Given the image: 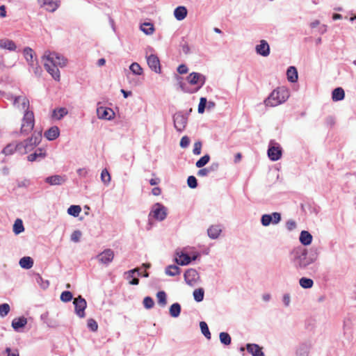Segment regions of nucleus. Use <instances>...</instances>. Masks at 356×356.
I'll use <instances>...</instances> for the list:
<instances>
[{
	"label": "nucleus",
	"mask_w": 356,
	"mask_h": 356,
	"mask_svg": "<svg viewBox=\"0 0 356 356\" xmlns=\"http://www.w3.org/2000/svg\"><path fill=\"white\" fill-rule=\"evenodd\" d=\"M137 273H138V275H140V273L139 272V270L138 268H134L133 270H129L128 272H127V280H129L131 278H134V274Z\"/></svg>",
	"instance_id": "59"
},
{
	"label": "nucleus",
	"mask_w": 356,
	"mask_h": 356,
	"mask_svg": "<svg viewBox=\"0 0 356 356\" xmlns=\"http://www.w3.org/2000/svg\"><path fill=\"white\" fill-rule=\"evenodd\" d=\"M76 173L79 176L85 177L88 175V170L86 168H79L76 170Z\"/></svg>",
	"instance_id": "62"
},
{
	"label": "nucleus",
	"mask_w": 356,
	"mask_h": 356,
	"mask_svg": "<svg viewBox=\"0 0 356 356\" xmlns=\"http://www.w3.org/2000/svg\"><path fill=\"white\" fill-rule=\"evenodd\" d=\"M98 119L111 121L115 118V113L114 111L108 107L98 106L96 110Z\"/></svg>",
	"instance_id": "10"
},
{
	"label": "nucleus",
	"mask_w": 356,
	"mask_h": 356,
	"mask_svg": "<svg viewBox=\"0 0 356 356\" xmlns=\"http://www.w3.org/2000/svg\"><path fill=\"white\" fill-rule=\"evenodd\" d=\"M313 237L307 231H302L300 234L299 240L303 245H309L312 242Z\"/></svg>",
	"instance_id": "31"
},
{
	"label": "nucleus",
	"mask_w": 356,
	"mask_h": 356,
	"mask_svg": "<svg viewBox=\"0 0 356 356\" xmlns=\"http://www.w3.org/2000/svg\"><path fill=\"white\" fill-rule=\"evenodd\" d=\"M202 150V143L200 141H197L194 143V147L193 149V152L195 155H200L201 154Z\"/></svg>",
	"instance_id": "56"
},
{
	"label": "nucleus",
	"mask_w": 356,
	"mask_h": 356,
	"mask_svg": "<svg viewBox=\"0 0 356 356\" xmlns=\"http://www.w3.org/2000/svg\"><path fill=\"white\" fill-rule=\"evenodd\" d=\"M345 97V92L342 88H337L332 92V99L334 102L341 101Z\"/></svg>",
	"instance_id": "34"
},
{
	"label": "nucleus",
	"mask_w": 356,
	"mask_h": 356,
	"mask_svg": "<svg viewBox=\"0 0 356 356\" xmlns=\"http://www.w3.org/2000/svg\"><path fill=\"white\" fill-rule=\"evenodd\" d=\"M256 53L263 57H268L270 54V48L268 42L265 40H261L255 46Z\"/></svg>",
	"instance_id": "17"
},
{
	"label": "nucleus",
	"mask_w": 356,
	"mask_h": 356,
	"mask_svg": "<svg viewBox=\"0 0 356 356\" xmlns=\"http://www.w3.org/2000/svg\"><path fill=\"white\" fill-rule=\"evenodd\" d=\"M209 171L207 168H203L198 170L197 175L199 177H204L209 174Z\"/></svg>",
	"instance_id": "63"
},
{
	"label": "nucleus",
	"mask_w": 356,
	"mask_h": 356,
	"mask_svg": "<svg viewBox=\"0 0 356 356\" xmlns=\"http://www.w3.org/2000/svg\"><path fill=\"white\" fill-rule=\"evenodd\" d=\"M289 95V91L286 87H278L270 92L265 99L264 104L268 106H276L285 102Z\"/></svg>",
	"instance_id": "2"
},
{
	"label": "nucleus",
	"mask_w": 356,
	"mask_h": 356,
	"mask_svg": "<svg viewBox=\"0 0 356 356\" xmlns=\"http://www.w3.org/2000/svg\"><path fill=\"white\" fill-rule=\"evenodd\" d=\"M222 232L220 225H213L210 226L207 229L208 236L211 239H216L219 237Z\"/></svg>",
	"instance_id": "27"
},
{
	"label": "nucleus",
	"mask_w": 356,
	"mask_h": 356,
	"mask_svg": "<svg viewBox=\"0 0 356 356\" xmlns=\"http://www.w3.org/2000/svg\"><path fill=\"white\" fill-rule=\"evenodd\" d=\"M41 59L47 72L55 81H59L60 74L58 67L63 68L67 66L68 62L67 58L58 52L46 51Z\"/></svg>",
	"instance_id": "1"
},
{
	"label": "nucleus",
	"mask_w": 356,
	"mask_h": 356,
	"mask_svg": "<svg viewBox=\"0 0 356 356\" xmlns=\"http://www.w3.org/2000/svg\"><path fill=\"white\" fill-rule=\"evenodd\" d=\"M268 156L273 161H277L281 158L282 148L278 143L270 141L268 149Z\"/></svg>",
	"instance_id": "12"
},
{
	"label": "nucleus",
	"mask_w": 356,
	"mask_h": 356,
	"mask_svg": "<svg viewBox=\"0 0 356 356\" xmlns=\"http://www.w3.org/2000/svg\"><path fill=\"white\" fill-rule=\"evenodd\" d=\"M82 236V232L80 230H74L70 235V239L74 243H78Z\"/></svg>",
	"instance_id": "51"
},
{
	"label": "nucleus",
	"mask_w": 356,
	"mask_h": 356,
	"mask_svg": "<svg viewBox=\"0 0 356 356\" xmlns=\"http://www.w3.org/2000/svg\"><path fill=\"white\" fill-rule=\"evenodd\" d=\"M247 350L252 356H264L261 348L257 344H248Z\"/></svg>",
	"instance_id": "33"
},
{
	"label": "nucleus",
	"mask_w": 356,
	"mask_h": 356,
	"mask_svg": "<svg viewBox=\"0 0 356 356\" xmlns=\"http://www.w3.org/2000/svg\"><path fill=\"white\" fill-rule=\"evenodd\" d=\"M19 266L24 269H30L33 266V260L30 257H24L19 261Z\"/></svg>",
	"instance_id": "36"
},
{
	"label": "nucleus",
	"mask_w": 356,
	"mask_h": 356,
	"mask_svg": "<svg viewBox=\"0 0 356 356\" xmlns=\"http://www.w3.org/2000/svg\"><path fill=\"white\" fill-rule=\"evenodd\" d=\"M113 251L111 249H106L100 254H99L97 257V259L99 263L104 265H108L113 261Z\"/></svg>",
	"instance_id": "19"
},
{
	"label": "nucleus",
	"mask_w": 356,
	"mask_h": 356,
	"mask_svg": "<svg viewBox=\"0 0 356 356\" xmlns=\"http://www.w3.org/2000/svg\"><path fill=\"white\" fill-rule=\"evenodd\" d=\"M44 136L49 141L54 140L59 137L60 129L57 126H53L44 132Z\"/></svg>",
	"instance_id": "24"
},
{
	"label": "nucleus",
	"mask_w": 356,
	"mask_h": 356,
	"mask_svg": "<svg viewBox=\"0 0 356 356\" xmlns=\"http://www.w3.org/2000/svg\"><path fill=\"white\" fill-rule=\"evenodd\" d=\"M68 111L67 108L61 107L54 109L52 111L51 117L56 120H60L63 118H64L66 115H67Z\"/></svg>",
	"instance_id": "32"
},
{
	"label": "nucleus",
	"mask_w": 356,
	"mask_h": 356,
	"mask_svg": "<svg viewBox=\"0 0 356 356\" xmlns=\"http://www.w3.org/2000/svg\"><path fill=\"white\" fill-rule=\"evenodd\" d=\"M187 184L191 188H195L197 186V179L194 176L188 177Z\"/></svg>",
	"instance_id": "55"
},
{
	"label": "nucleus",
	"mask_w": 356,
	"mask_h": 356,
	"mask_svg": "<svg viewBox=\"0 0 356 356\" xmlns=\"http://www.w3.org/2000/svg\"><path fill=\"white\" fill-rule=\"evenodd\" d=\"M10 307L8 303H3L0 305V316L5 317L10 312Z\"/></svg>",
	"instance_id": "49"
},
{
	"label": "nucleus",
	"mask_w": 356,
	"mask_h": 356,
	"mask_svg": "<svg viewBox=\"0 0 356 356\" xmlns=\"http://www.w3.org/2000/svg\"><path fill=\"white\" fill-rule=\"evenodd\" d=\"M165 274L169 276H175L180 273V268L175 265H171L165 268Z\"/></svg>",
	"instance_id": "42"
},
{
	"label": "nucleus",
	"mask_w": 356,
	"mask_h": 356,
	"mask_svg": "<svg viewBox=\"0 0 356 356\" xmlns=\"http://www.w3.org/2000/svg\"><path fill=\"white\" fill-rule=\"evenodd\" d=\"M143 305L146 309H151L153 307L154 302L152 298L147 296L144 298Z\"/></svg>",
	"instance_id": "54"
},
{
	"label": "nucleus",
	"mask_w": 356,
	"mask_h": 356,
	"mask_svg": "<svg viewBox=\"0 0 356 356\" xmlns=\"http://www.w3.org/2000/svg\"><path fill=\"white\" fill-rule=\"evenodd\" d=\"M177 72L181 74H186L188 72V68L186 65H180L177 68Z\"/></svg>",
	"instance_id": "60"
},
{
	"label": "nucleus",
	"mask_w": 356,
	"mask_h": 356,
	"mask_svg": "<svg viewBox=\"0 0 356 356\" xmlns=\"http://www.w3.org/2000/svg\"><path fill=\"white\" fill-rule=\"evenodd\" d=\"M42 140L41 132H34L30 138L18 142L19 147V153L25 154L33 150L36 146H38Z\"/></svg>",
	"instance_id": "3"
},
{
	"label": "nucleus",
	"mask_w": 356,
	"mask_h": 356,
	"mask_svg": "<svg viewBox=\"0 0 356 356\" xmlns=\"http://www.w3.org/2000/svg\"><path fill=\"white\" fill-rule=\"evenodd\" d=\"M27 318L24 316L15 318L12 321L11 326L16 332H19L21 329H23L27 324Z\"/></svg>",
	"instance_id": "23"
},
{
	"label": "nucleus",
	"mask_w": 356,
	"mask_h": 356,
	"mask_svg": "<svg viewBox=\"0 0 356 356\" xmlns=\"http://www.w3.org/2000/svg\"><path fill=\"white\" fill-rule=\"evenodd\" d=\"M287 80L291 83H296L298 79V73L297 69L291 66L287 69L286 71Z\"/></svg>",
	"instance_id": "30"
},
{
	"label": "nucleus",
	"mask_w": 356,
	"mask_h": 356,
	"mask_svg": "<svg viewBox=\"0 0 356 356\" xmlns=\"http://www.w3.org/2000/svg\"><path fill=\"white\" fill-rule=\"evenodd\" d=\"M37 2L40 8L50 13L55 12L60 6V0H37Z\"/></svg>",
	"instance_id": "13"
},
{
	"label": "nucleus",
	"mask_w": 356,
	"mask_h": 356,
	"mask_svg": "<svg viewBox=\"0 0 356 356\" xmlns=\"http://www.w3.org/2000/svg\"><path fill=\"white\" fill-rule=\"evenodd\" d=\"M200 279L197 271L193 268L188 269L184 273V280L187 284L194 286Z\"/></svg>",
	"instance_id": "18"
},
{
	"label": "nucleus",
	"mask_w": 356,
	"mask_h": 356,
	"mask_svg": "<svg viewBox=\"0 0 356 356\" xmlns=\"http://www.w3.org/2000/svg\"><path fill=\"white\" fill-rule=\"evenodd\" d=\"M111 180L110 173L106 169H104L101 172V181L105 186H108Z\"/></svg>",
	"instance_id": "43"
},
{
	"label": "nucleus",
	"mask_w": 356,
	"mask_h": 356,
	"mask_svg": "<svg viewBox=\"0 0 356 356\" xmlns=\"http://www.w3.org/2000/svg\"><path fill=\"white\" fill-rule=\"evenodd\" d=\"M19 143H13L8 144L2 151L3 154L10 155L13 154L15 151L19 152Z\"/></svg>",
	"instance_id": "35"
},
{
	"label": "nucleus",
	"mask_w": 356,
	"mask_h": 356,
	"mask_svg": "<svg viewBox=\"0 0 356 356\" xmlns=\"http://www.w3.org/2000/svg\"><path fill=\"white\" fill-rule=\"evenodd\" d=\"M317 259V253H308L307 250H305L301 254L296 258V262L298 268L305 269L314 264Z\"/></svg>",
	"instance_id": "5"
},
{
	"label": "nucleus",
	"mask_w": 356,
	"mask_h": 356,
	"mask_svg": "<svg viewBox=\"0 0 356 356\" xmlns=\"http://www.w3.org/2000/svg\"><path fill=\"white\" fill-rule=\"evenodd\" d=\"M67 212L70 216L78 217L81 212V207L79 205H71Z\"/></svg>",
	"instance_id": "40"
},
{
	"label": "nucleus",
	"mask_w": 356,
	"mask_h": 356,
	"mask_svg": "<svg viewBox=\"0 0 356 356\" xmlns=\"http://www.w3.org/2000/svg\"><path fill=\"white\" fill-rule=\"evenodd\" d=\"M311 348L310 342L306 341L300 343L296 350L295 356H309Z\"/></svg>",
	"instance_id": "22"
},
{
	"label": "nucleus",
	"mask_w": 356,
	"mask_h": 356,
	"mask_svg": "<svg viewBox=\"0 0 356 356\" xmlns=\"http://www.w3.org/2000/svg\"><path fill=\"white\" fill-rule=\"evenodd\" d=\"M129 70L134 75L140 76L143 74V69L136 62L132 63L130 65Z\"/></svg>",
	"instance_id": "38"
},
{
	"label": "nucleus",
	"mask_w": 356,
	"mask_h": 356,
	"mask_svg": "<svg viewBox=\"0 0 356 356\" xmlns=\"http://www.w3.org/2000/svg\"><path fill=\"white\" fill-rule=\"evenodd\" d=\"M23 54L26 62L31 67L34 68L35 65H38L35 54L31 48H24L23 50Z\"/></svg>",
	"instance_id": "20"
},
{
	"label": "nucleus",
	"mask_w": 356,
	"mask_h": 356,
	"mask_svg": "<svg viewBox=\"0 0 356 356\" xmlns=\"http://www.w3.org/2000/svg\"><path fill=\"white\" fill-rule=\"evenodd\" d=\"M281 221V214L278 212H273L270 214H264L261 218V223L264 227L270 224L277 225Z\"/></svg>",
	"instance_id": "11"
},
{
	"label": "nucleus",
	"mask_w": 356,
	"mask_h": 356,
	"mask_svg": "<svg viewBox=\"0 0 356 356\" xmlns=\"http://www.w3.org/2000/svg\"><path fill=\"white\" fill-rule=\"evenodd\" d=\"M204 291L203 289H197L193 291V298L195 301L201 302L204 299Z\"/></svg>",
	"instance_id": "46"
},
{
	"label": "nucleus",
	"mask_w": 356,
	"mask_h": 356,
	"mask_svg": "<svg viewBox=\"0 0 356 356\" xmlns=\"http://www.w3.org/2000/svg\"><path fill=\"white\" fill-rule=\"evenodd\" d=\"M149 216L158 221H163L167 216V208L161 203L152 205Z\"/></svg>",
	"instance_id": "8"
},
{
	"label": "nucleus",
	"mask_w": 356,
	"mask_h": 356,
	"mask_svg": "<svg viewBox=\"0 0 356 356\" xmlns=\"http://www.w3.org/2000/svg\"><path fill=\"white\" fill-rule=\"evenodd\" d=\"M174 127L177 131H182L187 124V117L181 113H177L173 117Z\"/></svg>",
	"instance_id": "16"
},
{
	"label": "nucleus",
	"mask_w": 356,
	"mask_h": 356,
	"mask_svg": "<svg viewBox=\"0 0 356 356\" xmlns=\"http://www.w3.org/2000/svg\"><path fill=\"white\" fill-rule=\"evenodd\" d=\"M87 326L89 329H90L92 332H95L97 330L98 325L96 321L92 318H90L88 320Z\"/></svg>",
	"instance_id": "53"
},
{
	"label": "nucleus",
	"mask_w": 356,
	"mask_h": 356,
	"mask_svg": "<svg viewBox=\"0 0 356 356\" xmlns=\"http://www.w3.org/2000/svg\"><path fill=\"white\" fill-rule=\"evenodd\" d=\"M44 181L51 186H60L65 183L67 178L65 175H54L47 177Z\"/></svg>",
	"instance_id": "21"
},
{
	"label": "nucleus",
	"mask_w": 356,
	"mask_h": 356,
	"mask_svg": "<svg viewBox=\"0 0 356 356\" xmlns=\"http://www.w3.org/2000/svg\"><path fill=\"white\" fill-rule=\"evenodd\" d=\"M0 48L10 51H15L17 49V45L12 40L3 38L0 39Z\"/></svg>",
	"instance_id": "25"
},
{
	"label": "nucleus",
	"mask_w": 356,
	"mask_h": 356,
	"mask_svg": "<svg viewBox=\"0 0 356 356\" xmlns=\"http://www.w3.org/2000/svg\"><path fill=\"white\" fill-rule=\"evenodd\" d=\"M187 9L185 6H178L174 10V16L178 21L184 19L187 16Z\"/></svg>",
	"instance_id": "29"
},
{
	"label": "nucleus",
	"mask_w": 356,
	"mask_h": 356,
	"mask_svg": "<svg viewBox=\"0 0 356 356\" xmlns=\"http://www.w3.org/2000/svg\"><path fill=\"white\" fill-rule=\"evenodd\" d=\"M283 304L286 307H289L291 302V296L289 294H284L282 298Z\"/></svg>",
	"instance_id": "61"
},
{
	"label": "nucleus",
	"mask_w": 356,
	"mask_h": 356,
	"mask_svg": "<svg viewBox=\"0 0 356 356\" xmlns=\"http://www.w3.org/2000/svg\"><path fill=\"white\" fill-rule=\"evenodd\" d=\"M200 330H201V332L203 334V335L207 339H211V333L209 332L207 324L204 321H201L200 323Z\"/></svg>",
	"instance_id": "45"
},
{
	"label": "nucleus",
	"mask_w": 356,
	"mask_h": 356,
	"mask_svg": "<svg viewBox=\"0 0 356 356\" xmlns=\"http://www.w3.org/2000/svg\"><path fill=\"white\" fill-rule=\"evenodd\" d=\"M170 314L173 318H177L181 313V306L179 303L172 304L169 309Z\"/></svg>",
	"instance_id": "39"
},
{
	"label": "nucleus",
	"mask_w": 356,
	"mask_h": 356,
	"mask_svg": "<svg viewBox=\"0 0 356 356\" xmlns=\"http://www.w3.org/2000/svg\"><path fill=\"white\" fill-rule=\"evenodd\" d=\"M145 58L149 67L155 73L160 74L161 67L158 56L155 54L147 55V53H146Z\"/></svg>",
	"instance_id": "15"
},
{
	"label": "nucleus",
	"mask_w": 356,
	"mask_h": 356,
	"mask_svg": "<svg viewBox=\"0 0 356 356\" xmlns=\"http://www.w3.org/2000/svg\"><path fill=\"white\" fill-rule=\"evenodd\" d=\"M140 30L146 35H152L155 31V28L152 23L143 22L140 25Z\"/></svg>",
	"instance_id": "28"
},
{
	"label": "nucleus",
	"mask_w": 356,
	"mask_h": 356,
	"mask_svg": "<svg viewBox=\"0 0 356 356\" xmlns=\"http://www.w3.org/2000/svg\"><path fill=\"white\" fill-rule=\"evenodd\" d=\"M6 351L8 353L7 356H19V353L17 350L11 352L10 348H6Z\"/></svg>",
	"instance_id": "64"
},
{
	"label": "nucleus",
	"mask_w": 356,
	"mask_h": 356,
	"mask_svg": "<svg viewBox=\"0 0 356 356\" xmlns=\"http://www.w3.org/2000/svg\"><path fill=\"white\" fill-rule=\"evenodd\" d=\"M220 342L225 345H229L231 343V337L227 332L220 333Z\"/></svg>",
	"instance_id": "50"
},
{
	"label": "nucleus",
	"mask_w": 356,
	"mask_h": 356,
	"mask_svg": "<svg viewBox=\"0 0 356 356\" xmlns=\"http://www.w3.org/2000/svg\"><path fill=\"white\" fill-rule=\"evenodd\" d=\"M300 285L304 289H310L313 286L314 282L310 278L302 277L299 280Z\"/></svg>",
	"instance_id": "44"
},
{
	"label": "nucleus",
	"mask_w": 356,
	"mask_h": 356,
	"mask_svg": "<svg viewBox=\"0 0 356 356\" xmlns=\"http://www.w3.org/2000/svg\"><path fill=\"white\" fill-rule=\"evenodd\" d=\"M199 257V253L193 252L190 254L184 250L176 252L175 261L181 266H186L191 263L192 260H195Z\"/></svg>",
	"instance_id": "7"
},
{
	"label": "nucleus",
	"mask_w": 356,
	"mask_h": 356,
	"mask_svg": "<svg viewBox=\"0 0 356 356\" xmlns=\"http://www.w3.org/2000/svg\"><path fill=\"white\" fill-rule=\"evenodd\" d=\"M72 299V294L70 291H63L60 295V300L64 302H70Z\"/></svg>",
	"instance_id": "52"
},
{
	"label": "nucleus",
	"mask_w": 356,
	"mask_h": 356,
	"mask_svg": "<svg viewBox=\"0 0 356 356\" xmlns=\"http://www.w3.org/2000/svg\"><path fill=\"white\" fill-rule=\"evenodd\" d=\"M206 76L202 73L193 72L186 77L187 83L193 86H195V90L200 89L206 82Z\"/></svg>",
	"instance_id": "6"
},
{
	"label": "nucleus",
	"mask_w": 356,
	"mask_h": 356,
	"mask_svg": "<svg viewBox=\"0 0 356 356\" xmlns=\"http://www.w3.org/2000/svg\"><path fill=\"white\" fill-rule=\"evenodd\" d=\"M189 143H190L189 138L188 136H185L181 138L179 145H180L181 147L186 148L188 146Z\"/></svg>",
	"instance_id": "58"
},
{
	"label": "nucleus",
	"mask_w": 356,
	"mask_h": 356,
	"mask_svg": "<svg viewBox=\"0 0 356 356\" xmlns=\"http://www.w3.org/2000/svg\"><path fill=\"white\" fill-rule=\"evenodd\" d=\"M35 124L34 115L31 111H26L22 119L19 134L22 136L28 135L33 129Z\"/></svg>",
	"instance_id": "4"
},
{
	"label": "nucleus",
	"mask_w": 356,
	"mask_h": 356,
	"mask_svg": "<svg viewBox=\"0 0 356 356\" xmlns=\"http://www.w3.org/2000/svg\"><path fill=\"white\" fill-rule=\"evenodd\" d=\"M207 99L205 97H200L197 108V111L200 114H203L204 113L205 108H207Z\"/></svg>",
	"instance_id": "48"
},
{
	"label": "nucleus",
	"mask_w": 356,
	"mask_h": 356,
	"mask_svg": "<svg viewBox=\"0 0 356 356\" xmlns=\"http://www.w3.org/2000/svg\"><path fill=\"white\" fill-rule=\"evenodd\" d=\"M210 160V156L208 154L204 155L200 158L195 163L197 168H202L208 163Z\"/></svg>",
	"instance_id": "47"
},
{
	"label": "nucleus",
	"mask_w": 356,
	"mask_h": 356,
	"mask_svg": "<svg viewBox=\"0 0 356 356\" xmlns=\"http://www.w3.org/2000/svg\"><path fill=\"white\" fill-rule=\"evenodd\" d=\"M13 231L16 235H18L24 232V227L21 219L17 218L15 220L13 226Z\"/></svg>",
	"instance_id": "37"
},
{
	"label": "nucleus",
	"mask_w": 356,
	"mask_h": 356,
	"mask_svg": "<svg viewBox=\"0 0 356 356\" xmlns=\"http://www.w3.org/2000/svg\"><path fill=\"white\" fill-rule=\"evenodd\" d=\"M73 304L74 305V310L76 314L79 318H84L86 316L85 309L87 307V302L81 296H79L74 299Z\"/></svg>",
	"instance_id": "14"
},
{
	"label": "nucleus",
	"mask_w": 356,
	"mask_h": 356,
	"mask_svg": "<svg viewBox=\"0 0 356 356\" xmlns=\"http://www.w3.org/2000/svg\"><path fill=\"white\" fill-rule=\"evenodd\" d=\"M156 298H157L158 304L161 307H165L166 305L167 296H166V293L164 291H159L156 293Z\"/></svg>",
	"instance_id": "41"
},
{
	"label": "nucleus",
	"mask_w": 356,
	"mask_h": 356,
	"mask_svg": "<svg viewBox=\"0 0 356 356\" xmlns=\"http://www.w3.org/2000/svg\"><path fill=\"white\" fill-rule=\"evenodd\" d=\"M296 227V222L293 220H289L286 223V227L289 231L295 229Z\"/></svg>",
	"instance_id": "57"
},
{
	"label": "nucleus",
	"mask_w": 356,
	"mask_h": 356,
	"mask_svg": "<svg viewBox=\"0 0 356 356\" xmlns=\"http://www.w3.org/2000/svg\"><path fill=\"white\" fill-rule=\"evenodd\" d=\"M11 99L13 102V106L17 109L19 111H23L24 113L26 112V111H29V101L25 95H12Z\"/></svg>",
	"instance_id": "9"
},
{
	"label": "nucleus",
	"mask_w": 356,
	"mask_h": 356,
	"mask_svg": "<svg viewBox=\"0 0 356 356\" xmlns=\"http://www.w3.org/2000/svg\"><path fill=\"white\" fill-rule=\"evenodd\" d=\"M46 156H47L46 150L44 148L40 147V148L37 149L34 153L29 154L27 156V160L29 161L33 162V161H36L38 159H44L46 157Z\"/></svg>",
	"instance_id": "26"
}]
</instances>
